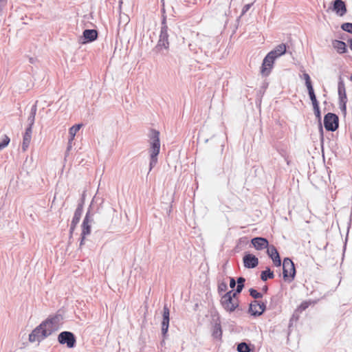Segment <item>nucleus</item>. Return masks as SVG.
<instances>
[{"label": "nucleus", "mask_w": 352, "mask_h": 352, "mask_svg": "<svg viewBox=\"0 0 352 352\" xmlns=\"http://www.w3.org/2000/svg\"><path fill=\"white\" fill-rule=\"evenodd\" d=\"M50 335H52V331L45 327V323L41 322L29 334L28 340L30 342L36 341L41 342Z\"/></svg>", "instance_id": "nucleus-5"}, {"label": "nucleus", "mask_w": 352, "mask_h": 352, "mask_svg": "<svg viewBox=\"0 0 352 352\" xmlns=\"http://www.w3.org/2000/svg\"><path fill=\"white\" fill-rule=\"evenodd\" d=\"M6 4L7 0H0V11H1L3 9Z\"/></svg>", "instance_id": "nucleus-51"}, {"label": "nucleus", "mask_w": 352, "mask_h": 352, "mask_svg": "<svg viewBox=\"0 0 352 352\" xmlns=\"http://www.w3.org/2000/svg\"><path fill=\"white\" fill-rule=\"evenodd\" d=\"M57 340L60 344L66 345L69 349H73L76 345V337L71 331H64L60 332Z\"/></svg>", "instance_id": "nucleus-7"}, {"label": "nucleus", "mask_w": 352, "mask_h": 352, "mask_svg": "<svg viewBox=\"0 0 352 352\" xmlns=\"http://www.w3.org/2000/svg\"><path fill=\"white\" fill-rule=\"evenodd\" d=\"M251 244L257 250H263L267 248L269 241L266 238L262 236H256L251 239Z\"/></svg>", "instance_id": "nucleus-17"}, {"label": "nucleus", "mask_w": 352, "mask_h": 352, "mask_svg": "<svg viewBox=\"0 0 352 352\" xmlns=\"http://www.w3.org/2000/svg\"><path fill=\"white\" fill-rule=\"evenodd\" d=\"M228 289L227 283L225 281L219 282L218 284V293L219 295H221V294L224 292H226Z\"/></svg>", "instance_id": "nucleus-34"}, {"label": "nucleus", "mask_w": 352, "mask_h": 352, "mask_svg": "<svg viewBox=\"0 0 352 352\" xmlns=\"http://www.w3.org/2000/svg\"><path fill=\"white\" fill-rule=\"evenodd\" d=\"M82 212L83 211L80 210V209H76L72 221L76 223H78L80 220Z\"/></svg>", "instance_id": "nucleus-27"}, {"label": "nucleus", "mask_w": 352, "mask_h": 352, "mask_svg": "<svg viewBox=\"0 0 352 352\" xmlns=\"http://www.w3.org/2000/svg\"><path fill=\"white\" fill-rule=\"evenodd\" d=\"M308 94H309L310 100H311L312 105H316V104H319V102L316 98L315 92H313L312 94L309 93Z\"/></svg>", "instance_id": "nucleus-37"}, {"label": "nucleus", "mask_w": 352, "mask_h": 352, "mask_svg": "<svg viewBox=\"0 0 352 352\" xmlns=\"http://www.w3.org/2000/svg\"><path fill=\"white\" fill-rule=\"evenodd\" d=\"M329 8L340 16H344L347 12L346 5L343 0H333Z\"/></svg>", "instance_id": "nucleus-14"}, {"label": "nucleus", "mask_w": 352, "mask_h": 352, "mask_svg": "<svg viewBox=\"0 0 352 352\" xmlns=\"http://www.w3.org/2000/svg\"><path fill=\"white\" fill-rule=\"evenodd\" d=\"M341 29L348 33L352 34V23L346 22L343 23L341 26Z\"/></svg>", "instance_id": "nucleus-33"}, {"label": "nucleus", "mask_w": 352, "mask_h": 352, "mask_svg": "<svg viewBox=\"0 0 352 352\" xmlns=\"http://www.w3.org/2000/svg\"><path fill=\"white\" fill-rule=\"evenodd\" d=\"M92 203L89 206V208H88L87 212H86L85 217H84V219L82 221L81 227H82V232L81 233L82 235H89L91 233V223L93 221V219L91 218L92 214L91 213V207Z\"/></svg>", "instance_id": "nucleus-12"}, {"label": "nucleus", "mask_w": 352, "mask_h": 352, "mask_svg": "<svg viewBox=\"0 0 352 352\" xmlns=\"http://www.w3.org/2000/svg\"><path fill=\"white\" fill-rule=\"evenodd\" d=\"M305 85L307 88L308 94H309V93L312 94L313 92H315L313 85H312V82L306 83Z\"/></svg>", "instance_id": "nucleus-44"}, {"label": "nucleus", "mask_w": 352, "mask_h": 352, "mask_svg": "<svg viewBox=\"0 0 352 352\" xmlns=\"http://www.w3.org/2000/svg\"><path fill=\"white\" fill-rule=\"evenodd\" d=\"M98 37V32L94 29H85L82 32L81 43L86 44L96 41Z\"/></svg>", "instance_id": "nucleus-16"}, {"label": "nucleus", "mask_w": 352, "mask_h": 352, "mask_svg": "<svg viewBox=\"0 0 352 352\" xmlns=\"http://www.w3.org/2000/svg\"><path fill=\"white\" fill-rule=\"evenodd\" d=\"M350 80L352 81V74L350 76V78H349Z\"/></svg>", "instance_id": "nucleus-57"}, {"label": "nucleus", "mask_w": 352, "mask_h": 352, "mask_svg": "<svg viewBox=\"0 0 352 352\" xmlns=\"http://www.w3.org/2000/svg\"><path fill=\"white\" fill-rule=\"evenodd\" d=\"M160 151V132L155 129L151 130L150 135V162L149 171H151L157 163V156Z\"/></svg>", "instance_id": "nucleus-1"}, {"label": "nucleus", "mask_w": 352, "mask_h": 352, "mask_svg": "<svg viewBox=\"0 0 352 352\" xmlns=\"http://www.w3.org/2000/svg\"><path fill=\"white\" fill-rule=\"evenodd\" d=\"M84 204H85V197H84V195H82L81 199L78 201L76 209H80V210L83 211Z\"/></svg>", "instance_id": "nucleus-38"}, {"label": "nucleus", "mask_w": 352, "mask_h": 352, "mask_svg": "<svg viewBox=\"0 0 352 352\" xmlns=\"http://www.w3.org/2000/svg\"><path fill=\"white\" fill-rule=\"evenodd\" d=\"M10 142V138L8 135H4L3 139L0 142V151L6 148L9 144Z\"/></svg>", "instance_id": "nucleus-32"}, {"label": "nucleus", "mask_w": 352, "mask_h": 352, "mask_svg": "<svg viewBox=\"0 0 352 352\" xmlns=\"http://www.w3.org/2000/svg\"><path fill=\"white\" fill-rule=\"evenodd\" d=\"M324 126L327 131H336L339 127V118L333 113H327L324 116Z\"/></svg>", "instance_id": "nucleus-8"}, {"label": "nucleus", "mask_w": 352, "mask_h": 352, "mask_svg": "<svg viewBox=\"0 0 352 352\" xmlns=\"http://www.w3.org/2000/svg\"><path fill=\"white\" fill-rule=\"evenodd\" d=\"M260 278L263 282H266L268 279H272L274 278V271L270 267H266L265 270L261 271Z\"/></svg>", "instance_id": "nucleus-22"}, {"label": "nucleus", "mask_w": 352, "mask_h": 352, "mask_svg": "<svg viewBox=\"0 0 352 352\" xmlns=\"http://www.w3.org/2000/svg\"><path fill=\"white\" fill-rule=\"evenodd\" d=\"M32 137L30 136H25L23 135V144H22V150L23 151H25L27 148H28L30 141H31Z\"/></svg>", "instance_id": "nucleus-29"}, {"label": "nucleus", "mask_w": 352, "mask_h": 352, "mask_svg": "<svg viewBox=\"0 0 352 352\" xmlns=\"http://www.w3.org/2000/svg\"><path fill=\"white\" fill-rule=\"evenodd\" d=\"M168 27L166 23V15H163V19L161 23V30L159 40L157 45L154 47V51L156 52H161L163 49L168 50L169 48L168 41Z\"/></svg>", "instance_id": "nucleus-3"}, {"label": "nucleus", "mask_w": 352, "mask_h": 352, "mask_svg": "<svg viewBox=\"0 0 352 352\" xmlns=\"http://www.w3.org/2000/svg\"><path fill=\"white\" fill-rule=\"evenodd\" d=\"M318 131L320 134V140L322 148L323 147L324 142V130L322 124V122H318Z\"/></svg>", "instance_id": "nucleus-35"}, {"label": "nucleus", "mask_w": 352, "mask_h": 352, "mask_svg": "<svg viewBox=\"0 0 352 352\" xmlns=\"http://www.w3.org/2000/svg\"><path fill=\"white\" fill-rule=\"evenodd\" d=\"M267 309L266 302L254 300L249 306L248 313L254 317L261 316Z\"/></svg>", "instance_id": "nucleus-10"}, {"label": "nucleus", "mask_w": 352, "mask_h": 352, "mask_svg": "<svg viewBox=\"0 0 352 352\" xmlns=\"http://www.w3.org/2000/svg\"><path fill=\"white\" fill-rule=\"evenodd\" d=\"M348 43H349V47L350 49L352 51V38H349L347 40Z\"/></svg>", "instance_id": "nucleus-53"}, {"label": "nucleus", "mask_w": 352, "mask_h": 352, "mask_svg": "<svg viewBox=\"0 0 352 352\" xmlns=\"http://www.w3.org/2000/svg\"><path fill=\"white\" fill-rule=\"evenodd\" d=\"M245 278L243 276H239L236 280V289L242 292L243 289L245 287Z\"/></svg>", "instance_id": "nucleus-26"}, {"label": "nucleus", "mask_w": 352, "mask_h": 352, "mask_svg": "<svg viewBox=\"0 0 352 352\" xmlns=\"http://www.w3.org/2000/svg\"><path fill=\"white\" fill-rule=\"evenodd\" d=\"M249 293H250V295L255 298V299H258V298H261L263 297V294L261 293V292H258L256 289H255L254 288H250L249 289Z\"/></svg>", "instance_id": "nucleus-31"}, {"label": "nucleus", "mask_w": 352, "mask_h": 352, "mask_svg": "<svg viewBox=\"0 0 352 352\" xmlns=\"http://www.w3.org/2000/svg\"><path fill=\"white\" fill-rule=\"evenodd\" d=\"M313 109H314V114L316 116V118L318 122H322L321 121L322 116H321V111H320L319 104L313 105Z\"/></svg>", "instance_id": "nucleus-28"}, {"label": "nucleus", "mask_w": 352, "mask_h": 352, "mask_svg": "<svg viewBox=\"0 0 352 352\" xmlns=\"http://www.w3.org/2000/svg\"><path fill=\"white\" fill-rule=\"evenodd\" d=\"M298 318V316H296L295 314H293L292 317L289 320V326H288L289 329H290L291 327H292L293 322L294 320L297 321Z\"/></svg>", "instance_id": "nucleus-46"}, {"label": "nucleus", "mask_w": 352, "mask_h": 352, "mask_svg": "<svg viewBox=\"0 0 352 352\" xmlns=\"http://www.w3.org/2000/svg\"><path fill=\"white\" fill-rule=\"evenodd\" d=\"M298 318V316H296L295 314H293L292 317L289 320V326H288L289 329H290L291 327H292L293 322L294 320L297 321Z\"/></svg>", "instance_id": "nucleus-47"}, {"label": "nucleus", "mask_w": 352, "mask_h": 352, "mask_svg": "<svg viewBox=\"0 0 352 352\" xmlns=\"http://www.w3.org/2000/svg\"><path fill=\"white\" fill-rule=\"evenodd\" d=\"M262 291L263 293L266 294L268 291V287L267 285H264L262 288Z\"/></svg>", "instance_id": "nucleus-52"}, {"label": "nucleus", "mask_w": 352, "mask_h": 352, "mask_svg": "<svg viewBox=\"0 0 352 352\" xmlns=\"http://www.w3.org/2000/svg\"><path fill=\"white\" fill-rule=\"evenodd\" d=\"M275 60L274 56L270 53L265 56L261 67V73L263 76H268L270 74Z\"/></svg>", "instance_id": "nucleus-9"}, {"label": "nucleus", "mask_w": 352, "mask_h": 352, "mask_svg": "<svg viewBox=\"0 0 352 352\" xmlns=\"http://www.w3.org/2000/svg\"><path fill=\"white\" fill-rule=\"evenodd\" d=\"M236 350L238 352H251V345L242 342L237 344Z\"/></svg>", "instance_id": "nucleus-25"}, {"label": "nucleus", "mask_w": 352, "mask_h": 352, "mask_svg": "<svg viewBox=\"0 0 352 352\" xmlns=\"http://www.w3.org/2000/svg\"><path fill=\"white\" fill-rule=\"evenodd\" d=\"M81 126H82L81 124H75L69 128V142H73L77 132L80 130Z\"/></svg>", "instance_id": "nucleus-24"}, {"label": "nucleus", "mask_w": 352, "mask_h": 352, "mask_svg": "<svg viewBox=\"0 0 352 352\" xmlns=\"http://www.w3.org/2000/svg\"><path fill=\"white\" fill-rule=\"evenodd\" d=\"M303 79L305 80V84L311 82V78L307 73H304L302 74Z\"/></svg>", "instance_id": "nucleus-49"}, {"label": "nucleus", "mask_w": 352, "mask_h": 352, "mask_svg": "<svg viewBox=\"0 0 352 352\" xmlns=\"http://www.w3.org/2000/svg\"><path fill=\"white\" fill-rule=\"evenodd\" d=\"M32 127H33L32 125L28 124V127L25 129V132L24 133V135L25 136H30V137H32Z\"/></svg>", "instance_id": "nucleus-41"}, {"label": "nucleus", "mask_w": 352, "mask_h": 352, "mask_svg": "<svg viewBox=\"0 0 352 352\" xmlns=\"http://www.w3.org/2000/svg\"><path fill=\"white\" fill-rule=\"evenodd\" d=\"M287 45L285 43H280L278 45L274 50L269 53L274 56L276 59L284 55L287 52Z\"/></svg>", "instance_id": "nucleus-18"}, {"label": "nucleus", "mask_w": 352, "mask_h": 352, "mask_svg": "<svg viewBox=\"0 0 352 352\" xmlns=\"http://www.w3.org/2000/svg\"><path fill=\"white\" fill-rule=\"evenodd\" d=\"M296 274L295 265L292 260L286 257L283 262V278L285 281L291 283L294 280Z\"/></svg>", "instance_id": "nucleus-6"}, {"label": "nucleus", "mask_w": 352, "mask_h": 352, "mask_svg": "<svg viewBox=\"0 0 352 352\" xmlns=\"http://www.w3.org/2000/svg\"><path fill=\"white\" fill-rule=\"evenodd\" d=\"M346 37H347V35H346V34H344V35H343V36H341V38L344 40V39H346Z\"/></svg>", "instance_id": "nucleus-55"}, {"label": "nucleus", "mask_w": 352, "mask_h": 352, "mask_svg": "<svg viewBox=\"0 0 352 352\" xmlns=\"http://www.w3.org/2000/svg\"><path fill=\"white\" fill-rule=\"evenodd\" d=\"M243 265L245 268L253 269L258 266V258L248 252H245L243 257Z\"/></svg>", "instance_id": "nucleus-13"}, {"label": "nucleus", "mask_w": 352, "mask_h": 352, "mask_svg": "<svg viewBox=\"0 0 352 352\" xmlns=\"http://www.w3.org/2000/svg\"><path fill=\"white\" fill-rule=\"evenodd\" d=\"M212 336L215 339H221L222 336V329L221 322L219 319L215 321L212 326Z\"/></svg>", "instance_id": "nucleus-20"}, {"label": "nucleus", "mask_w": 352, "mask_h": 352, "mask_svg": "<svg viewBox=\"0 0 352 352\" xmlns=\"http://www.w3.org/2000/svg\"><path fill=\"white\" fill-rule=\"evenodd\" d=\"M63 314L61 310H58L54 315H50L42 322L45 323V327L52 331V334L60 329V325L63 323Z\"/></svg>", "instance_id": "nucleus-4"}, {"label": "nucleus", "mask_w": 352, "mask_h": 352, "mask_svg": "<svg viewBox=\"0 0 352 352\" xmlns=\"http://www.w3.org/2000/svg\"><path fill=\"white\" fill-rule=\"evenodd\" d=\"M305 85L307 88L308 94H309V93L312 94L313 92H315L313 85H312V82L306 83Z\"/></svg>", "instance_id": "nucleus-43"}, {"label": "nucleus", "mask_w": 352, "mask_h": 352, "mask_svg": "<svg viewBox=\"0 0 352 352\" xmlns=\"http://www.w3.org/2000/svg\"><path fill=\"white\" fill-rule=\"evenodd\" d=\"M338 93L339 99L347 98L346 94L345 84L341 76H339L338 79Z\"/></svg>", "instance_id": "nucleus-21"}, {"label": "nucleus", "mask_w": 352, "mask_h": 352, "mask_svg": "<svg viewBox=\"0 0 352 352\" xmlns=\"http://www.w3.org/2000/svg\"><path fill=\"white\" fill-rule=\"evenodd\" d=\"M230 287L232 289H234L236 287V280H235L234 278L230 277Z\"/></svg>", "instance_id": "nucleus-45"}, {"label": "nucleus", "mask_w": 352, "mask_h": 352, "mask_svg": "<svg viewBox=\"0 0 352 352\" xmlns=\"http://www.w3.org/2000/svg\"><path fill=\"white\" fill-rule=\"evenodd\" d=\"M230 293V296L232 299L239 300L238 296L241 294V291L235 289L233 290L228 291Z\"/></svg>", "instance_id": "nucleus-36"}, {"label": "nucleus", "mask_w": 352, "mask_h": 352, "mask_svg": "<svg viewBox=\"0 0 352 352\" xmlns=\"http://www.w3.org/2000/svg\"><path fill=\"white\" fill-rule=\"evenodd\" d=\"M267 254L268 256L272 259L274 265L276 267H280L281 265V258L279 252L274 245H269L267 248Z\"/></svg>", "instance_id": "nucleus-15"}, {"label": "nucleus", "mask_w": 352, "mask_h": 352, "mask_svg": "<svg viewBox=\"0 0 352 352\" xmlns=\"http://www.w3.org/2000/svg\"><path fill=\"white\" fill-rule=\"evenodd\" d=\"M346 103H347V98L339 99L340 109L344 114H346Z\"/></svg>", "instance_id": "nucleus-30"}, {"label": "nucleus", "mask_w": 352, "mask_h": 352, "mask_svg": "<svg viewBox=\"0 0 352 352\" xmlns=\"http://www.w3.org/2000/svg\"><path fill=\"white\" fill-rule=\"evenodd\" d=\"M220 303L228 313L236 311L237 316H241L243 313V309L239 306V300L232 299L230 292H226L221 296Z\"/></svg>", "instance_id": "nucleus-2"}, {"label": "nucleus", "mask_w": 352, "mask_h": 352, "mask_svg": "<svg viewBox=\"0 0 352 352\" xmlns=\"http://www.w3.org/2000/svg\"><path fill=\"white\" fill-rule=\"evenodd\" d=\"M36 104H37V101L36 102V103L34 104H33L32 106L30 115H29V116L28 118V124H31L32 126L34 124L35 116H36V111H37V105H36Z\"/></svg>", "instance_id": "nucleus-23"}, {"label": "nucleus", "mask_w": 352, "mask_h": 352, "mask_svg": "<svg viewBox=\"0 0 352 352\" xmlns=\"http://www.w3.org/2000/svg\"><path fill=\"white\" fill-rule=\"evenodd\" d=\"M309 307V303L307 302H302L299 306L298 309L301 311L305 310Z\"/></svg>", "instance_id": "nucleus-48"}, {"label": "nucleus", "mask_w": 352, "mask_h": 352, "mask_svg": "<svg viewBox=\"0 0 352 352\" xmlns=\"http://www.w3.org/2000/svg\"><path fill=\"white\" fill-rule=\"evenodd\" d=\"M170 322V310L167 305H164L163 307L162 313V336L163 340L166 339L168 336V331ZM164 340L162 341L164 342Z\"/></svg>", "instance_id": "nucleus-11"}, {"label": "nucleus", "mask_w": 352, "mask_h": 352, "mask_svg": "<svg viewBox=\"0 0 352 352\" xmlns=\"http://www.w3.org/2000/svg\"><path fill=\"white\" fill-rule=\"evenodd\" d=\"M164 0H161V3H162V6H164Z\"/></svg>", "instance_id": "nucleus-56"}, {"label": "nucleus", "mask_w": 352, "mask_h": 352, "mask_svg": "<svg viewBox=\"0 0 352 352\" xmlns=\"http://www.w3.org/2000/svg\"><path fill=\"white\" fill-rule=\"evenodd\" d=\"M332 45L333 48L336 49L337 52L339 54L346 53L348 50L346 43H344L342 41L333 40L332 41Z\"/></svg>", "instance_id": "nucleus-19"}, {"label": "nucleus", "mask_w": 352, "mask_h": 352, "mask_svg": "<svg viewBox=\"0 0 352 352\" xmlns=\"http://www.w3.org/2000/svg\"><path fill=\"white\" fill-rule=\"evenodd\" d=\"M72 142H69V140H68V144H67V146L65 153V158L69 155V152L72 150Z\"/></svg>", "instance_id": "nucleus-42"}, {"label": "nucleus", "mask_w": 352, "mask_h": 352, "mask_svg": "<svg viewBox=\"0 0 352 352\" xmlns=\"http://www.w3.org/2000/svg\"><path fill=\"white\" fill-rule=\"evenodd\" d=\"M86 236L87 235H82V234L81 233V234H80V245H79L80 248H81L84 245Z\"/></svg>", "instance_id": "nucleus-50"}, {"label": "nucleus", "mask_w": 352, "mask_h": 352, "mask_svg": "<svg viewBox=\"0 0 352 352\" xmlns=\"http://www.w3.org/2000/svg\"><path fill=\"white\" fill-rule=\"evenodd\" d=\"M162 16H163V15H166V14H165V8H164V6H162Z\"/></svg>", "instance_id": "nucleus-54"}, {"label": "nucleus", "mask_w": 352, "mask_h": 352, "mask_svg": "<svg viewBox=\"0 0 352 352\" xmlns=\"http://www.w3.org/2000/svg\"><path fill=\"white\" fill-rule=\"evenodd\" d=\"M252 6V3L245 4L243 7V9H242V11H241V16L244 15L250 10V8H251Z\"/></svg>", "instance_id": "nucleus-40"}, {"label": "nucleus", "mask_w": 352, "mask_h": 352, "mask_svg": "<svg viewBox=\"0 0 352 352\" xmlns=\"http://www.w3.org/2000/svg\"><path fill=\"white\" fill-rule=\"evenodd\" d=\"M78 223L71 222L70 228H69V240L72 238V234L74 233V231L76 229V226Z\"/></svg>", "instance_id": "nucleus-39"}]
</instances>
